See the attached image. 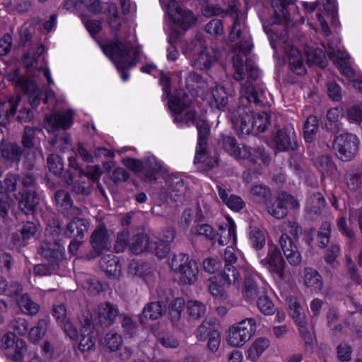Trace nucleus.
I'll list each match as a JSON object with an SVG mask.
<instances>
[{"instance_id": "nucleus-1", "label": "nucleus", "mask_w": 362, "mask_h": 362, "mask_svg": "<svg viewBox=\"0 0 362 362\" xmlns=\"http://www.w3.org/2000/svg\"><path fill=\"white\" fill-rule=\"evenodd\" d=\"M104 53L114 62L118 71L121 73V77L124 81L129 78V74L125 71L126 69L135 66L139 54L138 48L134 47L129 41H122L116 39L103 47Z\"/></svg>"}, {"instance_id": "nucleus-2", "label": "nucleus", "mask_w": 362, "mask_h": 362, "mask_svg": "<svg viewBox=\"0 0 362 362\" xmlns=\"http://www.w3.org/2000/svg\"><path fill=\"white\" fill-rule=\"evenodd\" d=\"M74 115V112L69 110L66 112L54 111L45 115L43 127L48 132L54 134L49 141L51 146L57 145L62 151L66 148V146L70 142V136L66 130L73 124Z\"/></svg>"}, {"instance_id": "nucleus-3", "label": "nucleus", "mask_w": 362, "mask_h": 362, "mask_svg": "<svg viewBox=\"0 0 362 362\" xmlns=\"http://www.w3.org/2000/svg\"><path fill=\"white\" fill-rule=\"evenodd\" d=\"M245 68L247 79L244 84V96L247 103H253L255 105L263 106L266 100L265 91L257 81L259 76V70L255 65L254 62L247 58L245 62Z\"/></svg>"}, {"instance_id": "nucleus-4", "label": "nucleus", "mask_w": 362, "mask_h": 362, "mask_svg": "<svg viewBox=\"0 0 362 362\" xmlns=\"http://www.w3.org/2000/svg\"><path fill=\"white\" fill-rule=\"evenodd\" d=\"M360 141L356 134L346 132L334 137L332 149L336 157L343 162L351 160L357 155Z\"/></svg>"}, {"instance_id": "nucleus-5", "label": "nucleus", "mask_w": 362, "mask_h": 362, "mask_svg": "<svg viewBox=\"0 0 362 362\" xmlns=\"http://www.w3.org/2000/svg\"><path fill=\"white\" fill-rule=\"evenodd\" d=\"M289 233L291 235L286 233L282 234L279 242L289 264L298 266L301 262V255L296 243L299 238V235L302 233V228L294 223L291 226Z\"/></svg>"}, {"instance_id": "nucleus-6", "label": "nucleus", "mask_w": 362, "mask_h": 362, "mask_svg": "<svg viewBox=\"0 0 362 362\" xmlns=\"http://www.w3.org/2000/svg\"><path fill=\"white\" fill-rule=\"evenodd\" d=\"M158 295V300L147 303L138 315L140 324L145 325L148 320L160 319L165 314L166 303L173 298V291L170 288L160 290Z\"/></svg>"}, {"instance_id": "nucleus-7", "label": "nucleus", "mask_w": 362, "mask_h": 362, "mask_svg": "<svg viewBox=\"0 0 362 362\" xmlns=\"http://www.w3.org/2000/svg\"><path fill=\"white\" fill-rule=\"evenodd\" d=\"M256 322L254 318H246L236 325H233L227 331V341L232 346H242L247 341L256 331Z\"/></svg>"}, {"instance_id": "nucleus-8", "label": "nucleus", "mask_w": 362, "mask_h": 362, "mask_svg": "<svg viewBox=\"0 0 362 362\" xmlns=\"http://www.w3.org/2000/svg\"><path fill=\"white\" fill-rule=\"evenodd\" d=\"M267 211L273 217L282 219L288 214V208L295 209L299 206L298 202L291 194L281 191L266 204Z\"/></svg>"}, {"instance_id": "nucleus-9", "label": "nucleus", "mask_w": 362, "mask_h": 362, "mask_svg": "<svg viewBox=\"0 0 362 362\" xmlns=\"http://www.w3.org/2000/svg\"><path fill=\"white\" fill-rule=\"evenodd\" d=\"M194 334L198 341H207V349L213 352H216L221 344V333L216 327L214 320H204L197 328Z\"/></svg>"}, {"instance_id": "nucleus-10", "label": "nucleus", "mask_w": 362, "mask_h": 362, "mask_svg": "<svg viewBox=\"0 0 362 362\" xmlns=\"http://www.w3.org/2000/svg\"><path fill=\"white\" fill-rule=\"evenodd\" d=\"M90 244L92 250L86 254L88 260L99 257L103 250H108L110 247V235L104 225L98 226L90 237Z\"/></svg>"}, {"instance_id": "nucleus-11", "label": "nucleus", "mask_w": 362, "mask_h": 362, "mask_svg": "<svg viewBox=\"0 0 362 362\" xmlns=\"http://www.w3.org/2000/svg\"><path fill=\"white\" fill-rule=\"evenodd\" d=\"M40 226L37 219L23 221L21 228L11 234V243L18 249L26 246L31 239L36 237Z\"/></svg>"}, {"instance_id": "nucleus-12", "label": "nucleus", "mask_w": 362, "mask_h": 362, "mask_svg": "<svg viewBox=\"0 0 362 362\" xmlns=\"http://www.w3.org/2000/svg\"><path fill=\"white\" fill-rule=\"evenodd\" d=\"M185 97H187L185 93L182 94V98L179 95L170 96L168 100V107L170 111L175 115V122H185L186 124L192 123L196 124V114L194 110H187L183 116L181 115L185 110L188 108V103L185 100Z\"/></svg>"}, {"instance_id": "nucleus-13", "label": "nucleus", "mask_w": 362, "mask_h": 362, "mask_svg": "<svg viewBox=\"0 0 362 362\" xmlns=\"http://www.w3.org/2000/svg\"><path fill=\"white\" fill-rule=\"evenodd\" d=\"M168 318L172 326L180 332H185L189 327V320H186L182 316V312L185 307V301L182 298L173 297L168 301Z\"/></svg>"}, {"instance_id": "nucleus-14", "label": "nucleus", "mask_w": 362, "mask_h": 362, "mask_svg": "<svg viewBox=\"0 0 362 362\" xmlns=\"http://www.w3.org/2000/svg\"><path fill=\"white\" fill-rule=\"evenodd\" d=\"M195 125L198 131V142L194 163H198L206 160L208 156V140L210 136L211 127L208 122L202 119H198L196 121Z\"/></svg>"}, {"instance_id": "nucleus-15", "label": "nucleus", "mask_w": 362, "mask_h": 362, "mask_svg": "<svg viewBox=\"0 0 362 362\" xmlns=\"http://www.w3.org/2000/svg\"><path fill=\"white\" fill-rule=\"evenodd\" d=\"M245 98H241L240 105L236 110L235 115L232 122L234 125L238 126L242 134H249L254 130L252 122V108L248 105Z\"/></svg>"}, {"instance_id": "nucleus-16", "label": "nucleus", "mask_w": 362, "mask_h": 362, "mask_svg": "<svg viewBox=\"0 0 362 362\" xmlns=\"http://www.w3.org/2000/svg\"><path fill=\"white\" fill-rule=\"evenodd\" d=\"M261 264L265 266L271 273L276 274L280 279H284L286 262L277 247H271L266 258L261 260Z\"/></svg>"}, {"instance_id": "nucleus-17", "label": "nucleus", "mask_w": 362, "mask_h": 362, "mask_svg": "<svg viewBox=\"0 0 362 362\" xmlns=\"http://www.w3.org/2000/svg\"><path fill=\"white\" fill-rule=\"evenodd\" d=\"M16 199L19 210L25 215L34 218L39 204V197L36 192L30 189H23L18 193Z\"/></svg>"}, {"instance_id": "nucleus-18", "label": "nucleus", "mask_w": 362, "mask_h": 362, "mask_svg": "<svg viewBox=\"0 0 362 362\" xmlns=\"http://www.w3.org/2000/svg\"><path fill=\"white\" fill-rule=\"evenodd\" d=\"M274 142L279 151H295L298 147L296 133L292 127L279 129L274 137Z\"/></svg>"}, {"instance_id": "nucleus-19", "label": "nucleus", "mask_w": 362, "mask_h": 362, "mask_svg": "<svg viewBox=\"0 0 362 362\" xmlns=\"http://www.w3.org/2000/svg\"><path fill=\"white\" fill-rule=\"evenodd\" d=\"M64 247L55 240H44L38 248V253L41 257L58 264L64 258Z\"/></svg>"}, {"instance_id": "nucleus-20", "label": "nucleus", "mask_w": 362, "mask_h": 362, "mask_svg": "<svg viewBox=\"0 0 362 362\" xmlns=\"http://www.w3.org/2000/svg\"><path fill=\"white\" fill-rule=\"evenodd\" d=\"M119 315V309L116 305L110 302H105L101 303L98 307L96 320L102 327L107 328L115 323Z\"/></svg>"}, {"instance_id": "nucleus-21", "label": "nucleus", "mask_w": 362, "mask_h": 362, "mask_svg": "<svg viewBox=\"0 0 362 362\" xmlns=\"http://www.w3.org/2000/svg\"><path fill=\"white\" fill-rule=\"evenodd\" d=\"M185 193V187L182 179L178 177L172 178L167 189H162L159 193V197L163 202H167L170 198L173 202H180L183 199Z\"/></svg>"}, {"instance_id": "nucleus-22", "label": "nucleus", "mask_w": 362, "mask_h": 362, "mask_svg": "<svg viewBox=\"0 0 362 362\" xmlns=\"http://www.w3.org/2000/svg\"><path fill=\"white\" fill-rule=\"evenodd\" d=\"M284 52L287 56L291 70L297 75H303L306 72L302 54L299 50L288 44L284 45Z\"/></svg>"}, {"instance_id": "nucleus-23", "label": "nucleus", "mask_w": 362, "mask_h": 362, "mask_svg": "<svg viewBox=\"0 0 362 362\" xmlns=\"http://www.w3.org/2000/svg\"><path fill=\"white\" fill-rule=\"evenodd\" d=\"M296 0H272V6L274 9V19L271 23V26L275 25L287 24L289 21V13L287 6L294 4Z\"/></svg>"}, {"instance_id": "nucleus-24", "label": "nucleus", "mask_w": 362, "mask_h": 362, "mask_svg": "<svg viewBox=\"0 0 362 362\" xmlns=\"http://www.w3.org/2000/svg\"><path fill=\"white\" fill-rule=\"evenodd\" d=\"M74 173L72 170H66L63 176V181L66 185L71 186V192L76 195L88 197L90 194L93 186L86 184L85 181L74 180Z\"/></svg>"}, {"instance_id": "nucleus-25", "label": "nucleus", "mask_w": 362, "mask_h": 362, "mask_svg": "<svg viewBox=\"0 0 362 362\" xmlns=\"http://www.w3.org/2000/svg\"><path fill=\"white\" fill-rule=\"evenodd\" d=\"M100 268L108 277H116L121 271L119 258L113 254L103 255L100 259Z\"/></svg>"}, {"instance_id": "nucleus-26", "label": "nucleus", "mask_w": 362, "mask_h": 362, "mask_svg": "<svg viewBox=\"0 0 362 362\" xmlns=\"http://www.w3.org/2000/svg\"><path fill=\"white\" fill-rule=\"evenodd\" d=\"M240 274L232 264H223L222 269L219 270L217 276H214L220 284L223 285L230 286L231 284L239 286Z\"/></svg>"}, {"instance_id": "nucleus-27", "label": "nucleus", "mask_w": 362, "mask_h": 362, "mask_svg": "<svg viewBox=\"0 0 362 362\" xmlns=\"http://www.w3.org/2000/svg\"><path fill=\"white\" fill-rule=\"evenodd\" d=\"M132 235L128 241L129 250L134 255H139L150 248L151 243L147 235L142 232L131 233Z\"/></svg>"}, {"instance_id": "nucleus-28", "label": "nucleus", "mask_w": 362, "mask_h": 362, "mask_svg": "<svg viewBox=\"0 0 362 362\" xmlns=\"http://www.w3.org/2000/svg\"><path fill=\"white\" fill-rule=\"evenodd\" d=\"M177 272L180 274V281L182 284L192 285L198 279L199 268L193 259H189Z\"/></svg>"}, {"instance_id": "nucleus-29", "label": "nucleus", "mask_w": 362, "mask_h": 362, "mask_svg": "<svg viewBox=\"0 0 362 362\" xmlns=\"http://www.w3.org/2000/svg\"><path fill=\"white\" fill-rule=\"evenodd\" d=\"M89 222L83 218H74L66 226L64 233L69 238H84L88 231Z\"/></svg>"}, {"instance_id": "nucleus-30", "label": "nucleus", "mask_w": 362, "mask_h": 362, "mask_svg": "<svg viewBox=\"0 0 362 362\" xmlns=\"http://www.w3.org/2000/svg\"><path fill=\"white\" fill-rule=\"evenodd\" d=\"M21 100V96H16L10 98L8 104L0 102V125L6 126L9 123L10 118L17 112Z\"/></svg>"}, {"instance_id": "nucleus-31", "label": "nucleus", "mask_w": 362, "mask_h": 362, "mask_svg": "<svg viewBox=\"0 0 362 362\" xmlns=\"http://www.w3.org/2000/svg\"><path fill=\"white\" fill-rule=\"evenodd\" d=\"M223 148L230 155L243 158H250V147L243 146L240 147L236 139L233 136L223 137Z\"/></svg>"}, {"instance_id": "nucleus-32", "label": "nucleus", "mask_w": 362, "mask_h": 362, "mask_svg": "<svg viewBox=\"0 0 362 362\" xmlns=\"http://www.w3.org/2000/svg\"><path fill=\"white\" fill-rule=\"evenodd\" d=\"M161 170V164L154 156H148L144 163V179L146 182H151L156 180V175Z\"/></svg>"}, {"instance_id": "nucleus-33", "label": "nucleus", "mask_w": 362, "mask_h": 362, "mask_svg": "<svg viewBox=\"0 0 362 362\" xmlns=\"http://www.w3.org/2000/svg\"><path fill=\"white\" fill-rule=\"evenodd\" d=\"M214 54L207 48L202 49L198 57L194 61V66L201 70H209L216 63Z\"/></svg>"}, {"instance_id": "nucleus-34", "label": "nucleus", "mask_w": 362, "mask_h": 362, "mask_svg": "<svg viewBox=\"0 0 362 362\" xmlns=\"http://www.w3.org/2000/svg\"><path fill=\"white\" fill-rule=\"evenodd\" d=\"M228 223L223 225H220L218 227V230L216 233V235H218V243L221 245H224L228 244V240L233 237V243L236 240V234H235V225L231 218H228Z\"/></svg>"}, {"instance_id": "nucleus-35", "label": "nucleus", "mask_w": 362, "mask_h": 362, "mask_svg": "<svg viewBox=\"0 0 362 362\" xmlns=\"http://www.w3.org/2000/svg\"><path fill=\"white\" fill-rule=\"evenodd\" d=\"M306 62L309 66H317L322 69L327 66L325 54L320 48H308L305 50Z\"/></svg>"}, {"instance_id": "nucleus-36", "label": "nucleus", "mask_w": 362, "mask_h": 362, "mask_svg": "<svg viewBox=\"0 0 362 362\" xmlns=\"http://www.w3.org/2000/svg\"><path fill=\"white\" fill-rule=\"evenodd\" d=\"M197 18L191 11L184 10L180 15H177L172 21L177 26V28L185 32L195 25Z\"/></svg>"}, {"instance_id": "nucleus-37", "label": "nucleus", "mask_w": 362, "mask_h": 362, "mask_svg": "<svg viewBox=\"0 0 362 362\" xmlns=\"http://www.w3.org/2000/svg\"><path fill=\"white\" fill-rule=\"evenodd\" d=\"M47 166L54 175L63 179L66 170L64 169L63 159L60 156L55 153L49 154L47 158Z\"/></svg>"}, {"instance_id": "nucleus-38", "label": "nucleus", "mask_w": 362, "mask_h": 362, "mask_svg": "<svg viewBox=\"0 0 362 362\" xmlns=\"http://www.w3.org/2000/svg\"><path fill=\"white\" fill-rule=\"evenodd\" d=\"M315 165L323 175H329L337 170L332 157L328 154L318 156L315 160Z\"/></svg>"}, {"instance_id": "nucleus-39", "label": "nucleus", "mask_w": 362, "mask_h": 362, "mask_svg": "<svg viewBox=\"0 0 362 362\" xmlns=\"http://www.w3.org/2000/svg\"><path fill=\"white\" fill-rule=\"evenodd\" d=\"M218 189L220 198L228 208L232 210L238 211L244 207L245 203L240 197L233 194L228 196V193L224 189L220 187H218Z\"/></svg>"}, {"instance_id": "nucleus-40", "label": "nucleus", "mask_w": 362, "mask_h": 362, "mask_svg": "<svg viewBox=\"0 0 362 362\" xmlns=\"http://www.w3.org/2000/svg\"><path fill=\"white\" fill-rule=\"evenodd\" d=\"M256 274H247L245 276L244 294L248 300H255L259 294V288L256 282Z\"/></svg>"}, {"instance_id": "nucleus-41", "label": "nucleus", "mask_w": 362, "mask_h": 362, "mask_svg": "<svg viewBox=\"0 0 362 362\" xmlns=\"http://www.w3.org/2000/svg\"><path fill=\"white\" fill-rule=\"evenodd\" d=\"M318 128L317 117L315 115L308 117L303 126L304 139L306 142L310 143L315 140Z\"/></svg>"}, {"instance_id": "nucleus-42", "label": "nucleus", "mask_w": 362, "mask_h": 362, "mask_svg": "<svg viewBox=\"0 0 362 362\" xmlns=\"http://www.w3.org/2000/svg\"><path fill=\"white\" fill-rule=\"evenodd\" d=\"M100 344L105 351H116L122 344V338L117 333H107L101 340Z\"/></svg>"}, {"instance_id": "nucleus-43", "label": "nucleus", "mask_w": 362, "mask_h": 362, "mask_svg": "<svg viewBox=\"0 0 362 362\" xmlns=\"http://www.w3.org/2000/svg\"><path fill=\"white\" fill-rule=\"evenodd\" d=\"M304 283L308 287L317 290H321L323 286L322 276L317 271L310 268H305L304 270Z\"/></svg>"}, {"instance_id": "nucleus-44", "label": "nucleus", "mask_w": 362, "mask_h": 362, "mask_svg": "<svg viewBox=\"0 0 362 362\" xmlns=\"http://www.w3.org/2000/svg\"><path fill=\"white\" fill-rule=\"evenodd\" d=\"M17 303L23 312L29 315H34L39 311V305L33 301L28 293H24L17 298Z\"/></svg>"}, {"instance_id": "nucleus-45", "label": "nucleus", "mask_w": 362, "mask_h": 362, "mask_svg": "<svg viewBox=\"0 0 362 362\" xmlns=\"http://www.w3.org/2000/svg\"><path fill=\"white\" fill-rule=\"evenodd\" d=\"M42 130L36 127L25 126L21 138V144L25 148L31 149L35 147L36 132Z\"/></svg>"}, {"instance_id": "nucleus-46", "label": "nucleus", "mask_w": 362, "mask_h": 362, "mask_svg": "<svg viewBox=\"0 0 362 362\" xmlns=\"http://www.w3.org/2000/svg\"><path fill=\"white\" fill-rule=\"evenodd\" d=\"M252 122L254 129H257V132L263 133L271 124V115L267 112H262L255 115L252 113Z\"/></svg>"}, {"instance_id": "nucleus-47", "label": "nucleus", "mask_w": 362, "mask_h": 362, "mask_svg": "<svg viewBox=\"0 0 362 362\" xmlns=\"http://www.w3.org/2000/svg\"><path fill=\"white\" fill-rule=\"evenodd\" d=\"M47 322L45 319L39 320L37 325L33 327L29 333L28 339L32 343H37L47 332Z\"/></svg>"}, {"instance_id": "nucleus-48", "label": "nucleus", "mask_w": 362, "mask_h": 362, "mask_svg": "<svg viewBox=\"0 0 362 362\" xmlns=\"http://www.w3.org/2000/svg\"><path fill=\"white\" fill-rule=\"evenodd\" d=\"M189 320H196L202 317L206 312L205 305L197 300H189L186 305Z\"/></svg>"}, {"instance_id": "nucleus-49", "label": "nucleus", "mask_w": 362, "mask_h": 362, "mask_svg": "<svg viewBox=\"0 0 362 362\" xmlns=\"http://www.w3.org/2000/svg\"><path fill=\"white\" fill-rule=\"evenodd\" d=\"M269 346V341L265 337L257 339L248 350L249 356L252 359L257 358Z\"/></svg>"}, {"instance_id": "nucleus-50", "label": "nucleus", "mask_w": 362, "mask_h": 362, "mask_svg": "<svg viewBox=\"0 0 362 362\" xmlns=\"http://www.w3.org/2000/svg\"><path fill=\"white\" fill-rule=\"evenodd\" d=\"M251 194L258 202L267 204L272 198L269 188L265 185H256L251 189Z\"/></svg>"}, {"instance_id": "nucleus-51", "label": "nucleus", "mask_w": 362, "mask_h": 362, "mask_svg": "<svg viewBox=\"0 0 362 362\" xmlns=\"http://www.w3.org/2000/svg\"><path fill=\"white\" fill-rule=\"evenodd\" d=\"M309 209L315 214H320L326 206L324 197L320 192L313 193L308 199Z\"/></svg>"}, {"instance_id": "nucleus-52", "label": "nucleus", "mask_w": 362, "mask_h": 362, "mask_svg": "<svg viewBox=\"0 0 362 362\" xmlns=\"http://www.w3.org/2000/svg\"><path fill=\"white\" fill-rule=\"evenodd\" d=\"M149 251L159 259L165 258L170 251V244L160 240L151 243Z\"/></svg>"}, {"instance_id": "nucleus-53", "label": "nucleus", "mask_w": 362, "mask_h": 362, "mask_svg": "<svg viewBox=\"0 0 362 362\" xmlns=\"http://www.w3.org/2000/svg\"><path fill=\"white\" fill-rule=\"evenodd\" d=\"M288 306L290 308V315L292 316L296 323L299 327L305 326L307 324L305 315L302 312V308L300 306L299 303L296 301H291Z\"/></svg>"}, {"instance_id": "nucleus-54", "label": "nucleus", "mask_w": 362, "mask_h": 362, "mask_svg": "<svg viewBox=\"0 0 362 362\" xmlns=\"http://www.w3.org/2000/svg\"><path fill=\"white\" fill-rule=\"evenodd\" d=\"M59 264L56 262H51L47 264H38L34 266L33 273L37 276L51 275L58 272Z\"/></svg>"}, {"instance_id": "nucleus-55", "label": "nucleus", "mask_w": 362, "mask_h": 362, "mask_svg": "<svg viewBox=\"0 0 362 362\" xmlns=\"http://www.w3.org/2000/svg\"><path fill=\"white\" fill-rule=\"evenodd\" d=\"M13 348L14 349L13 351L7 354V356L13 361H22L24 354L27 351L26 342L23 339L18 338Z\"/></svg>"}, {"instance_id": "nucleus-56", "label": "nucleus", "mask_w": 362, "mask_h": 362, "mask_svg": "<svg viewBox=\"0 0 362 362\" xmlns=\"http://www.w3.org/2000/svg\"><path fill=\"white\" fill-rule=\"evenodd\" d=\"M211 94L217 108L221 110L226 106L228 103V94L223 86L213 88Z\"/></svg>"}, {"instance_id": "nucleus-57", "label": "nucleus", "mask_w": 362, "mask_h": 362, "mask_svg": "<svg viewBox=\"0 0 362 362\" xmlns=\"http://www.w3.org/2000/svg\"><path fill=\"white\" fill-rule=\"evenodd\" d=\"M21 176L19 174L8 173L6 174L3 184V192L4 194H8L16 190L17 182L20 181Z\"/></svg>"}, {"instance_id": "nucleus-58", "label": "nucleus", "mask_w": 362, "mask_h": 362, "mask_svg": "<svg viewBox=\"0 0 362 362\" xmlns=\"http://www.w3.org/2000/svg\"><path fill=\"white\" fill-rule=\"evenodd\" d=\"M130 230L129 228H123V230L118 233L117 235V240L115 241L114 249L117 253L124 252V249L128 246L129 238L130 235Z\"/></svg>"}, {"instance_id": "nucleus-59", "label": "nucleus", "mask_w": 362, "mask_h": 362, "mask_svg": "<svg viewBox=\"0 0 362 362\" xmlns=\"http://www.w3.org/2000/svg\"><path fill=\"white\" fill-rule=\"evenodd\" d=\"M95 344V337L94 333L81 334L78 349L82 351H89L93 350Z\"/></svg>"}, {"instance_id": "nucleus-60", "label": "nucleus", "mask_w": 362, "mask_h": 362, "mask_svg": "<svg viewBox=\"0 0 362 362\" xmlns=\"http://www.w3.org/2000/svg\"><path fill=\"white\" fill-rule=\"evenodd\" d=\"M257 305L259 311L264 315H272L275 312L273 302L267 296L259 297Z\"/></svg>"}, {"instance_id": "nucleus-61", "label": "nucleus", "mask_w": 362, "mask_h": 362, "mask_svg": "<svg viewBox=\"0 0 362 362\" xmlns=\"http://www.w3.org/2000/svg\"><path fill=\"white\" fill-rule=\"evenodd\" d=\"M250 158L251 162L255 163L256 158H259L262 160V163L265 165H268L270 162L269 154L265 151V148L262 146H258L255 148H250Z\"/></svg>"}, {"instance_id": "nucleus-62", "label": "nucleus", "mask_w": 362, "mask_h": 362, "mask_svg": "<svg viewBox=\"0 0 362 362\" xmlns=\"http://www.w3.org/2000/svg\"><path fill=\"white\" fill-rule=\"evenodd\" d=\"M189 259H191L187 254L173 255L169 260V265L174 272H177Z\"/></svg>"}, {"instance_id": "nucleus-63", "label": "nucleus", "mask_w": 362, "mask_h": 362, "mask_svg": "<svg viewBox=\"0 0 362 362\" xmlns=\"http://www.w3.org/2000/svg\"><path fill=\"white\" fill-rule=\"evenodd\" d=\"M192 231L197 235H204L209 240H213L216 237L213 228L206 223H198L192 228Z\"/></svg>"}, {"instance_id": "nucleus-64", "label": "nucleus", "mask_w": 362, "mask_h": 362, "mask_svg": "<svg viewBox=\"0 0 362 362\" xmlns=\"http://www.w3.org/2000/svg\"><path fill=\"white\" fill-rule=\"evenodd\" d=\"M185 82L186 86L191 89L203 88L206 85L203 78L195 72H190L186 78Z\"/></svg>"}]
</instances>
